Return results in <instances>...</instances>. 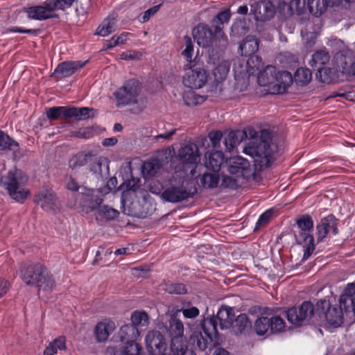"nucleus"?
Listing matches in <instances>:
<instances>
[{
    "label": "nucleus",
    "mask_w": 355,
    "mask_h": 355,
    "mask_svg": "<svg viewBox=\"0 0 355 355\" xmlns=\"http://www.w3.org/2000/svg\"><path fill=\"white\" fill-rule=\"evenodd\" d=\"M251 140L244 148L243 152L254 159V164L260 168L268 167L273 161L274 153L277 147L272 143L271 134L268 130L261 131L259 138L258 132L254 129L248 130Z\"/></svg>",
    "instance_id": "f257e3e1"
},
{
    "label": "nucleus",
    "mask_w": 355,
    "mask_h": 355,
    "mask_svg": "<svg viewBox=\"0 0 355 355\" xmlns=\"http://www.w3.org/2000/svg\"><path fill=\"white\" fill-rule=\"evenodd\" d=\"M19 276L26 285L44 291L51 292L56 285L51 271L45 265L39 262L21 266Z\"/></svg>",
    "instance_id": "f03ea898"
},
{
    "label": "nucleus",
    "mask_w": 355,
    "mask_h": 355,
    "mask_svg": "<svg viewBox=\"0 0 355 355\" xmlns=\"http://www.w3.org/2000/svg\"><path fill=\"white\" fill-rule=\"evenodd\" d=\"M77 0H46L39 5L24 8L23 10L29 19L44 21L60 17L57 11H65Z\"/></svg>",
    "instance_id": "7ed1b4c3"
},
{
    "label": "nucleus",
    "mask_w": 355,
    "mask_h": 355,
    "mask_svg": "<svg viewBox=\"0 0 355 355\" xmlns=\"http://www.w3.org/2000/svg\"><path fill=\"white\" fill-rule=\"evenodd\" d=\"M297 230L295 232V239L297 245L304 248L303 260H307L315 249L314 238L311 232L314 228V222L311 216L302 214L295 219Z\"/></svg>",
    "instance_id": "20e7f679"
},
{
    "label": "nucleus",
    "mask_w": 355,
    "mask_h": 355,
    "mask_svg": "<svg viewBox=\"0 0 355 355\" xmlns=\"http://www.w3.org/2000/svg\"><path fill=\"white\" fill-rule=\"evenodd\" d=\"M202 331H195L190 336V343L195 349L205 351L207 348L211 349L219 345V334L216 329V324L214 318H206L202 322Z\"/></svg>",
    "instance_id": "39448f33"
},
{
    "label": "nucleus",
    "mask_w": 355,
    "mask_h": 355,
    "mask_svg": "<svg viewBox=\"0 0 355 355\" xmlns=\"http://www.w3.org/2000/svg\"><path fill=\"white\" fill-rule=\"evenodd\" d=\"M28 180L27 177L21 170L10 171L1 177V182L8 191L10 196L18 202H24L30 194L29 190L24 188Z\"/></svg>",
    "instance_id": "423d86ee"
},
{
    "label": "nucleus",
    "mask_w": 355,
    "mask_h": 355,
    "mask_svg": "<svg viewBox=\"0 0 355 355\" xmlns=\"http://www.w3.org/2000/svg\"><path fill=\"white\" fill-rule=\"evenodd\" d=\"M141 92V85L138 80L132 78L126 80L114 93L117 107L137 103V98Z\"/></svg>",
    "instance_id": "0eeeda50"
},
{
    "label": "nucleus",
    "mask_w": 355,
    "mask_h": 355,
    "mask_svg": "<svg viewBox=\"0 0 355 355\" xmlns=\"http://www.w3.org/2000/svg\"><path fill=\"white\" fill-rule=\"evenodd\" d=\"M194 40L198 44L203 48L211 47L212 52L223 51L225 49L219 47V35H216L212 26L206 24H198L193 30Z\"/></svg>",
    "instance_id": "6e6552de"
},
{
    "label": "nucleus",
    "mask_w": 355,
    "mask_h": 355,
    "mask_svg": "<svg viewBox=\"0 0 355 355\" xmlns=\"http://www.w3.org/2000/svg\"><path fill=\"white\" fill-rule=\"evenodd\" d=\"M343 306H331L329 300H320L316 303V313L324 315L327 323L334 327H340L343 322Z\"/></svg>",
    "instance_id": "1a4fd4ad"
},
{
    "label": "nucleus",
    "mask_w": 355,
    "mask_h": 355,
    "mask_svg": "<svg viewBox=\"0 0 355 355\" xmlns=\"http://www.w3.org/2000/svg\"><path fill=\"white\" fill-rule=\"evenodd\" d=\"M196 193V187L187 189L183 185H171L161 193V198L166 202L178 203L192 198Z\"/></svg>",
    "instance_id": "9d476101"
},
{
    "label": "nucleus",
    "mask_w": 355,
    "mask_h": 355,
    "mask_svg": "<svg viewBox=\"0 0 355 355\" xmlns=\"http://www.w3.org/2000/svg\"><path fill=\"white\" fill-rule=\"evenodd\" d=\"M232 16L229 8L220 11L211 21L212 28L214 29L216 35H219V47L226 49L228 44V39L225 35L223 29L225 25L230 22Z\"/></svg>",
    "instance_id": "9b49d317"
},
{
    "label": "nucleus",
    "mask_w": 355,
    "mask_h": 355,
    "mask_svg": "<svg viewBox=\"0 0 355 355\" xmlns=\"http://www.w3.org/2000/svg\"><path fill=\"white\" fill-rule=\"evenodd\" d=\"M313 313L314 306L309 301L303 302L299 308L293 306L286 311L288 321L298 326L306 318H311Z\"/></svg>",
    "instance_id": "f8f14e48"
},
{
    "label": "nucleus",
    "mask_w": 355,
    "mask_h": 355,
    "mask_svg": "<svg viewBox=\"0 0 355 355\" xmlns=\"http://www.w3.org/2000/svg\"><path fill=\"white\" fill-rule=\"evenodd\" d=\"M338 220L333 214L322 218L315 227L317 242H322L330 232L334 235L338 234Z\"/></svg>",
    "instance_id": "ddd939ff"
},
{
    "label": "nucleus",
    "mask_w": 355,
    "mask_h": 355,
    "mask_svg": "<svg viewBox=\"0 0 355 355\" xmlns=\"http://www.w3.org/2000/svg\"><path fill=\"white\" fill-rule=\"evenodd\" d=\"M80 193L81 198L79 200V205L82 211L88 214L97 209H99L103 203V199L95 194V191L92 189L83 188Z\"/></svg>",
    "instance_id": "4468645a"
},
{
    "label": "nucleus",
    "mask_w": 355,
    "mask_h": 355,
    "mask_svg": "<svg viewBox=\"0 0 355 355\" xmlns=\"http://www.w3.org/2000/svg\"><path fill=\"white\" fill-rule=\"evenodd\" d=\"M207 77L208 75L205 69L196 67L186 73L182 82L185 87L192 89H200L206 84Z\"/></svg>",
    "instance_id": "2eb2a0df"
},
{
    "label": "nucleus",
    "mask_w": 355,
    "mask_h": 355,
    "mask_svg": "<svg viewBox=\"0 0 355 355\" xmlns=\"http://www.w3.org/2000/svg\"><path fill=\"white\" fill-rule=\"evenodd\" d=\"M86 61H64L58 64L51 77L56 78L58 80L69 77L74 74L78 70L83 68L87 63Z\"/></svg>",
    "instance_id": "dca6fc26"
},
{
    "label": "nucleus",
    "mask_w": 355,
    "mask_h": 355,
    "mask_svg": "<svg viewBox=\"0 0 355 355\" xmlns=\"http://www.w3.org/2000/svg\"><path fill=\"white\" fill-rule=\"evenodd\" d=\"M146 347L152 355H161L166 349L164 336L157 330H153L146 336Z\"/></svg>",
    "instance_id": "f3484780"
},
{
    "label": "nucleus",
    "mask_w": 355,
    "mask_h": 355,
    "mask_svg": "<svg viewBox=\"0 0 355 355\" xmlns=\"http://www.w3.org/2000/svg\"><path fill=\"white\" fill-rule=\"evenodd\" d=\"M228 171L232 175L247 179L251 175L250 164L241 156H234L229 159Z\"/></svg>",
    "instance_id": "a211bd4d"
},
{
    "label": "nucleus",
    "mask_w": 355,
    "mask_h": 355,
    "mask_svg": "<svg viewBox=\"0 0 355 355\" xmlns=\"http://www.w3.org/2000/svg\"><path fill=\"white\" fill-rule=\"evenodd\" d=\"M198 146L194 143H189L178 150V157L184 166L195 167L199 157Z\"/></svg>",
    "instance_id": "6ab92c4d"
},
{
    "label": "nucleus",
    "mask_w": 355,
    "mask_h": 355,
    "mask_svg": "<svg viewBox=\"0 0 355 355\" xmlns=\"http://www.w3.org/2000/svg\"><path fill=\"white\" fill-rule=\"evenodd\" d=\"M33 201L45 211H51L54 210L57 197L52 189L44 188L35 195Z\"/></svg>",
    "instance_id": "aec40b11"
},
{
    "label": "nucleus",
    "mask_w": 355,
    "mask_h": 355,
    "mask_svg": "<svg viewBox=\"0 0 355 355\" xmlns=\"http://www.w3.org/2000/svg\"><path fill=\"white\" fill-rule=\"evenodd\" d=\"M251 11L257 21H266L272 18L275 14V6L270 1H261L254 3Z\"/></svg>",
    "instance_id": "412c9836"
},
{
    "label": "nucleus",
    "mask_w": 355,
    "mask_h": 355,
    "mask_svg": "<svg viewBox=\"0 0 355 355\" xmlns=\"http://www.w3.org/2000/svg\"><path fill=\"white\" fill-rule=\"evenodd\" d=\"M209 318H214L216 326L219 322L221 329H227L232 326L234 320V309L228 306L223 305L217 312L216 316H211Z\"/></svg>",
    "instance_id": "4be33fe9"
},
{
    "label": "nucleus",
    "mask_w": 355,
    "mask_h": 355,
    "mask_svg": "<svg viewBox=\"0 0 355 355\" xmlns=\"http://www.w3.org/2000/svg\"><path fill=\"white\" fill-rule=\"evenodd\" d=\"M294 81V76L287 71H279L276 74L275 85L273 86L274 93L283 94Z\"/></svg>",
    "instance_id": "5701e85b"
},
{
    "label": "nucleus",
    "mask_w": 355,
    "mask_h": 355,
    "mask_svg": "<svg viewBox=\"0 0 355 355\" xmlns=\"http://www.w3.org/2000/svg\"><path fill=\"white\" fill-rule=\"evenodd\" d=\"M259 50V42L252 35H248L240 44L239 52L242 56L250 57L257 53Z\"/></svg>",
    "instance_id": "b1692460"
},
{
    "label": "nucleus",
    "mask_w": 355,
    "mask_h": 355,
    "mask_svg": "<svg viewBox=\"0 0 355 355\" xmlns=\"http://www.w3.org/2000/svg\"><path fill=\"white\" fill-rule=\"evenodd\" d=\"M247 132L230 130L225 132L224 134L223 144L225 146V150L232 151L244 137H247Z\"/></svg>",
    "instance_id": "393cba45"
},
{
    "label": "nucleus",
    "mask_w": 355,
    "mask_h": 355,
    "mask_svg": "<svg viewBox=\"0 0 355 355\" xmlns=\"http://www.w3.org/2000/svg\"><path fill=\"white\" fill-rule=\"evenodd\" d=\"M184 324L180 319L178 318V314L173 312L169 320L167 332L171 338L184 336Z\"/></svg>",
    "instance_id": "a878e982"
},
{
    "label": "nucleus",
    "mask_w": 355,
    "mask_h": 355,
    "mask_svg": "<svg viewBox=\"0 0 355 355\" xmlns=\"http://www.w3.org/2000/svg\"><path fill=\"white\" fill-rule=\"evenodd\" d=\"M206 167L216 173L219 171L221 164L223 162L224 155L221 150H216L214 152L207 153L205 155Z\"/></svg>",
    "instance_id": "bb28decb"
},
{
    "label": "nucleus",
    "mask_w": 355,
    "mask_h": 355,
    "mask_svg": "<svg viewBox=\"0 0 355 355\" xmlns=\"http://www.w3.org/2000/svg\"><path fill=\"white\" fill-rule=\"evenodd\" d=\"M277 71L275 67L272 65L267 66L263 71L259 73L257 81L261 86H269L275 84L276 74Z\"/></svg>",
    "instance_id": "cd10ccee"
},
{
    "label": "nucleus",
    "mask_w": 355,
    "mask_h": 355,
    "mask_svg": "<svg viewBox=\"0 0 355 355\" xmlns=\"http://www.w3.org/2000/svg\"><path fill=\"white\" fill-rule=\"evenodd\" d=\"M94 112L95 110L92 107H76L69 106V112L67 114H69V119L74 118L76 121H83L89 118H94Z\"/></svg>",
    "instance_id": "c85d7f7f"
},
{
    "label": "nucleus",
    "mask_w": 355,
    "mask_h": 355,
    "mask_svg": "<svg viewBox=\"0 0 355 355\" xmlns=\"http://www.w3.org/2000/svg\"><path fill=\"white\" fill-rule=\"evenodd\" d=\"M139 335L140 331L139 329L130 324L123 325L119 331V337L123 343L136 341Z\"/></svg>",
    "instance_id": "c756f323"
},
{
    "label": "nucleus",
    "mask_w": 355,
    "mask_h": 355,
    "mask_svg": "<svg viewBox=\"0 0 355 355\" xmlns=\"http://www.w3.org/2000/svg\"><path fill=\"white\" fill-rule=\"evenodd\" d=\"M141 347L136 341H127L119 347H114L113 352L114 355H139Z\"/></svg>",
    "instance_id": "7c9ffc66"
},
{
    "label": "nucleus",
    "mask_w": 355,
    "mask_h": 355,
    "mask_svg": "<svg viewBox=\"0 0 355 355\" xmlns=\"http://www.w3.org/2000/svg\"><path fill=\"white\" fill-rule=\"evenodd\" d=\"M93 153L91 151H81L74 155L69 161V166L71 169H76L85 166L92 158Z\"/></svg>",
    "instance_id": "2f4dec72"
},
{
    "label": "nucleus",
    "mask_w": 355,
    "mask_h": 355,
    "mask_svg": "<svg viewBox=\"0 0 355 355\" xmlns=\"http://www.w3.org/2000/svg\"><path fill=\"white\" fill-rule=\"evenodd\" d=\"M329 3L334 4V0H307V7L310 13L315 16L323 14Z\"/></svg>",
    "instance_id": "473e14b6"
},
{
    "label": "nucleus",
    "mask_w": 355,
    "mask_h": 355,
    "mask_svg": "<svg viewBox=\"0 0 355 355\" xmlns=\"http://www.w3.org/2000/svg\"><path fill=\"white\" fill-rule=\"evenodd\" d=\"M116 19L114 15L105 18L96 29V34L105 37L115 31Z\"/></svg>",
    "instance_id": "72a5a7b5"
},
{
    "label": "nucleus",
    "mask_w": 355,
    "mask_h": 355,
    "mask_svg": "<svg viewBox=\"0 0 355 355\" xmlns=\"http://www.w3.org/2000/svg\"><path fill=\"white\" fill-rule=\"evenodd\" d=\"M114 329L113 322H98L94 330L95 336L98 342L106 340L110 334Z\"/></svg>",
    "instance_id": "f704fd0d"
},
{
    "label": "nucleus",
    "mask_w": 355,
    "mask_h": 355,
    "mask_svg": "<svg viewBox=\"0 0 355 355\" xmlns=\"http://www.w3.org/2000/svg\"><path fill=\"white\" fill-rule=\"evenodd\" d=\"M329 54L325 50H320L313 54L309 64L315 69L323 67L329 61Z\"/></svg>",
    "instance_id": "c9c22d12"
},
{
    "label": "nucleus",
    "mask_w": 355,
    "mask_h": 355,
    "mask_svg": "<svg viewBox=\"0 0 355 355\" xmlns=\"http://www.w3.org/2000/svg\"><path fill=\"white\" fill-rule=\"evenodd\" d=\"M317 70L316 76L323 83L330 84L338 78L337 72L334 69L323 67Z\"/></svg>",
    "instance_id": "e433bc0d"
},
{
    "label": "nucleus",
    "mask_w": 355,
    "mask_h": 355,
    "mask_svg": "<svg viewBox=\"0 0 355 355\" xmlns=\"http://www.w3.org/2000/svg\"><path fill=\"white\" fill-rule=\"evenodd\" d=\"M187 339L184 336L171 338V355H184L187 349Z\"/></svg>",
    "instance_id": "4c0bfd02"
},
{
    "label": "nucleus",
    "mask_w": 355,
    "mask_h": 355,
    "mask_svg": "<svg viewBox=\"0 0 355 355\" xmlns=\"http://www.w3.org/2000/svg\"><path fill=\"white\" fill-rule=\"evenodd\" d=\"M66 349V339L64 336H59L51 342L44 350V355H54L58 350Z\"/></svg>",
    "instance_id": "58836bf2"
},
{
    "label": "nucleus",
    "mask_w": 355,
    "mask_h": 355,
    "mask_svg": "<svg viewBox=\"0 0 355 355\" xmlns=\"http://www.w3.org/2000/svg\"><path fill=\"white\" fill-rule=\"evenodd\" d=\"M230 69V63L227 60H223L213 70L214 81L221 83L225 80Z\"/></svg>",
    "instance_id": "ea45409f"
},
{
    "label": "nucleus",
    "mask_w": 355,
    "mask_h": 355,
    "mask_svg": "<svg viewBox=\"0 0 355 355\" xmlns=\"http://www.w3.org/2000/svg\"><path fill=\"white\" fill-rule=\"evenodd\" d=\"M312 78V73L308 68H299L294 74V81L297 85L304 86L309 83Z\"/></svg>",
    "instance_id": "a19ab883"
},
{
    "label": "nucleus",
    "mask_w": 355,
    "mask_h": 355,
    "mask_svg": "<svg viewBox=\"0 0 355 355\" xmlns=\"http://www.w3.org/2000/svg\"><path fill=\"white\" fill-rule=\"evenodd\" d=\"M160 166L158 159H152L146 161L142 166V173L146 178L153 177L159 171Z\"/></svg>",
    "instance_id": "79ce46f5"
},
{
    "label": "nucleus",
    "mask_w": 355,
    "mask_h": 355,
    "mask_svg": "<svg viewBox=\"0 0 355 355\" xmlns=\"http://www.w3.org/2000/svg\"><path fill=\"white\" fill-rule=\"evenodd\" d=\"M182 98L184 104L187 106H196L202 104L205 101V98L203 96L196 94L193 90L184 92Z\"/></svg>",
    "instance_id": "37998d69"
},
{
    "label": "nucleus",
    "mask_w": 355,
    "mask_h": 355,
    "mask_svg": "<svg viewBox=\"0 0 355 355\" xmlns=\"http://www.w3.org/2000/svg\"><path fill=\"white\" fill-rule=\"evenodd\" d=\"M69 106L52 107L46 111V117L51 120H58L61 116L69 119Z\"/></svg>",
    "instance_id": "c03bdc74"
},
{
    "label": "nucleus",
    "mask_w": 355,
    "mask_h": 355,
    "mask_svg": "<svg viewBox=\"0 0 355 355\" xmlns=\"http://www.w3.org/2000/svg\"><path fill=\"white\" fill-rule=\"evenodd\" d=\"M219 175L218 173H204L200 178V183L206 189H214L219 183Z\"/></svg>",
    "instance_id": "a18cd8bd"
},
{
    "label": "nucleus",
    "mask_w": 355,
    "mask_h": 355,
    "mask_svg": "<svg viewBox=\"0 0 355 355\" xmlns=\"http://www.w3.org/2000/svg\"><path fill=\"white\" fill-rule=\"evenodd\" d=\"M19 146L17 141L6 134L3 130H0V150H14Z\"/></svg>",
    "instance_id": "49530a36"
},
{
    "label": "nucleus",
    "mask_w": 355,
    "mask_h": 355,
    "mask_svg": "<svg viewBox=\"0 0 355 355\" xmlns=\"http://www.w3.org/2000/svg\"><path fill=\"white\" fill-rule=\"evenodd\" d=\"M131 325L139 329V327H146L148 324V315L145 311H135L131 314Z\"/></svg>",
    "instance_id": "de8ad7c7"
},
{
    "label": "nucleus",
    "mask_w": 355,
    "mask_h": 355,
    "mask_svg": "<svg viewBox=\"0 0 355 355\" xmlns=\"http://www.w3.org/2000/svg\"><path fill=\"white\" fill-rule=\"evenodd\" d=\"M191 303L188 302L183 304V306L180 309L175 310L177 314L182 312L185 318L193 319L196 318L200 314V311L196 306H191Z\"/></svg>",
    "instance_id": "09e8293b"
},
{
    "label": "nucleus",
    "mask_w": 355,
    "mask_h": 355,
    "mask_svg": "<svg viewBox=\"0 0 355 355\" xmlns=\"http://www.w3.org/2000/svg\"><path fill=\"white\" fill-rule=\"evenodd\" d=\"M254 330L257 335L263 336L270 330V318L261 316L254 322Z\"/></svg>",
    "instance_id": "8fccbe9b"
},
{
    "label": "nucleus",
    "mask_w": 355,
    "mask_h": 355,
    "mask_svg": "<svg viewBox=\"0 0 355 355\" xmlns=\"http://www.w3.org/2000/svg\"><path fill=\"white\" fill-rule=\"evenodd\" d=\"M164 289L166 293L172 295H184L187 293L186 286L182 283H166Z\"/></svg>",
    "instance_id": "3c124183"
},
{
    "label": "nucleus",
    "mask_w": 355,
    "mask_h": 355,
    "mask_svg": "<svg viewBox=\"0 0 355 355\" xmlns=\"http://www.w3.org/2000/svg\"><path fill=\"white\" fill-rule=\"evenodd\" d=\"M286 323L279 315L270 318V331L271 333L282 332L285 329Z\"/></svg>",
    "instance_id": "603ef678"
},
{
    "label": "nucleus",
    "mask_w": 355,
    "mask_h": 355,
    "mask_svg": "<svg viewBox=\"0 0 355 355\" xmlns=\"http://www.w3.org/2000/svg\"><path fill=\"white\" fill-rule=\"evenodd\" d=\"M355 295V282L349 283L347 285L344 289L343 293L340 297V306H343L347 304V300H351Z\"/></svg>",
    "instance_id": "864d4df0"
},
{
    "label": "nucleus",
    "mask_w": 355,
    "mask_h": 355,
    "mask_svg": "<svg viewBox=\"0 0 355 355\" xmlns=\"http://www.w3.org/2000/svg\"><path fill=\"white\" fill-rule=\"evenodd\" d=\"M98 214L108 220H111L116 218L119 214V212L116 209L110 207L107 205H103L100 207L98 209Z\"/></svg>",
    "instance_id": "5fc2aeb1"
},
{
    "label": "nucleus",
    "mask_w": 355,
    "mask_h": 355,
    "mask_svg": "<svg viewBox=\"0 0 355 355\" xmlns=\"http://www.w3.org/2000/svg\"><path fill=\"white\" fill-rule=\"evenodd\" d=\"M185 42V49L182 52V55L187 62L192 61V57L193 54V44L191 38L189 35H186L184 37Z\"/></svg>",
    "instance_id": "6e6d98bb"
},
{
    "label": "nucleus",
    "mask_w": 355,
    "mask_h": 355,
    "mask_svg": "<svg viewBox=\"0 0 355 355\" xmlns=\"http://www.w3.org/2000/svg\"><path fill=\"white\" fill-rule=\"evenodd\" d=\"M89 171L97 176H101L102 157H97L93 155L92 158L89 161Z\"/></svg>",
    "instance_id": "4d7b16f0"
},
{
    "label": "nucleus",
    "mask_w": 355,
    "mask_h": 355,
    "mask_svg": "<svg viewBox=\"0 0 355 355\" xmlns=\"http://www.w3.org/2000/svg\"><path fill=\"white\" fill-rule=\"evenodd\" d=\"M8 33H28L33 35L37 36L41 33L40 29H26L22 27L12 26L10 28H6L3 31V34Z\"/></svg>",
    "instance_id": "13d9d810"
},
{
    "label": "nucleus",
    "mask_w": 355,
    "mask_h": 355,
    "mask_svg": "<svg viewBox=\"0 0 355 355\" xmlns=\"http://www.w3.org/2000/svg\"><path fill=\"white\" fill-rule=\"evenodd\" d=\"M235 320V328L236 331L241 333L249 324V319L246 314L241 313L239 315Z\"/></svg>",
    "instance_id": "bf43d9fd"
},
{
    "label": "nucleus",
    "mask_w": 355,
    "mask_h": 355,
    "mask_svg": "<svg viewBox=\"0 0 355 355\" xmlns=\"http://www.w3.org/2000/svg\"><path fill=\"white\" fill-rule=\"evenodd\" d=\"M128 33H123L119 36L114 35L110 40H108L105 42V46L107 49H112L116 46L124 44L126 42V37Z\"/></svg>",
    "instance_id": "052dcab7"
},
{
    "label": "nucleus",
    "mask_w": 355,
    "mask_h": 355,
    "mask_svg": "<svg viewBox=\"0 0 355 355\" xmlns=\"http://www.w3.org/2000/svg\"><path fill=\"white\" fill-rule=\"evenodd\" d=\"M220 187L222 188H227L230 189H236L239 187V183L236 179L228 175L223 177Z\"/></svg>",
    "instance_id": "680f3d73"
},
{
    "label": "nucleus",
    "mask_w": 355,
    "mask_h": 355,
    "mask_svg": "<svg viewBox=\"0 0 355 355\" xmlns=\"http://www.w3.org/2000/svg\"><path fill=\"white\" fill-rule=\"evenodd\" d=\"M208 136L214 148H219L220 146V141L223 137L221 131L216 130L210 132Z\"/></svg>",
    "instance_id": "e2e57ef3"
},
{
    "label": "nucleus",
    "mask_w": 355,
    "mask_h": 355,
    "mask_svg": "<svg viewBox=\"0 0 355 355\" xmlns=\"http://www.w3.org/2000/svg\"><path fill=\"white\" fill-rule=\"evenodd\" d=\"M272 214V211L271 209H268L261 214L256 223L255 230L259 228L261 226L266 225L270 220Z\"/></svg>",
    "instance_id": "0e129e2a"
},
{
    "label": "nucleus",
    "mask_w": 355,
    "mask_h": 355,
    "mask_svg": "<svg viewBox=\"0 0 355 355\" xmlns=\"http://www.w3.org/2000/svg\"><path fill=\"white\" fill-rule=\"evenodd\" d=\"M247 64L252 69L257 70H259L260 67H263L262 59L255 54L249 57Z\"/></svg>",
    "instance_id": "69168bd1"
},
{
    "label": "nucleus",
    "mask_w": 355,
    "mask_h": 355,
    "mask_svg": "<svg viewBox=\"0 0 355 355\" xmlns=\"http://www.w3.org/2000/svg\"><path fill=\"white\" fill-rule=\"evenodd\" d=\"M162 5V3L154 6L146 10L141 16L142 22L148 21L159 10Z\"/></svg>",
    "instance_id": "338daca9"
},
{
    "label": "nucleus",
    "mask_w": 355,
    "mask_h": 355,
    "mask_svg": "<svg viewBox=\"0 0 355 355\" xmlns=\"http://www.w3.org/2000/svg\"><path fill=\"white\" fill-rule=\"evenodd\" d=\"M66 187L68 190L71 191H78L80 189V185L78 182L71 176H70L68 179V181L66 184Z\"/></svg>",
    "instance_id": "774afa93"
}]
</instances>
